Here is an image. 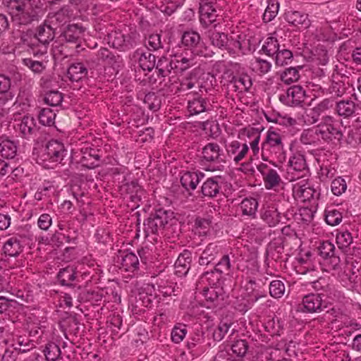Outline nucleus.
<instances>
[{"instance_id":"obj_48","label":"nucleus","mask_w":361,"mask_h":361,"mask_svg":"<svg viewBox=\"0 0 361 361\" xmlns=\"http://www.w3.org/2000/svg\"><path fill=\"white\" fill-rule=\"evenodd\" d=\"M258 207V202L255 198H245L240 203V208L244 215L254 216Z\"/></svg>"},{"instance_id":"obj_5","label":"nucleus","mask_w":361,"mask_h":361,"mask_svg":"<svg viewBox=\"0 0 361 361\" xmlns=\"http://www.w3.org/2000/svg\"><path fill=\"white\" fill-rule=\"evenodd\" d=\"M306 92L300 85L290 87L286 94L280 95V101L290 106H302L306 98Z\"/></svg>"},{"instance_id":"obj_8","label":"nucleus","mask_w":361,"mask_h":361,"mask_svg":"<svg viewBox=\"0 0 361 361\" xmlns=\"http://www.w3.org/2000/svg\"><path fill=\"white\" fill-rule=\"evenodd\" d=\"M66 154L67 150L61 142L51 140L46 145L43 156H46L44 160L49 159L53 162H61Z\"/></svg>"},{"instance_id":"obj_41","label":"nucleus","mask_w":361,"mask_h":361,"mask_svg":"<svg viewBox=\"0 0 361 361\" xmlns=\"http://www.w3.org/2000/svg\"><path fill=\"white\" fill-rule=\"evenodd\" d=\"M16 152L17 146L14 142L5 140L0 143V153L3 157L12 159L16 156Z\"/></svg>"},{"instance_id":"obj_45","label":"nucleus","mask_w":361,"mask_h":361,"mask_svg":"<svg viewBox=\"0 0 361 361\" xmlns=\"http://www.w3.org/2000/svg\"><path fill=\"white\" fill-rule=\"evenodd\" d=\"M288 165L296 171H303L307 169L305 156L300 153L294 154L289 159Z\"/></svg>"},{"instance_id":"obj_62","label":"nucleus","mask_w":361,"mask_h":361,"mask_svg":"<svg viewBox=\"0 0 361 361\" xmlns=\"http://www.w3.org/2000/svg\"><path fill=\"white\" fill-rule=\"evenodd\" d=\"M248 349L247 342L245 340H238L231 345L232 353L238 357H243Z\"/></svg>"},{"instance_id":"obj_2","label":"nucleus","mask_w":361,"mask_h":361,"mask_svg":"<svg viewBox=\"0 0 361 361\" xmlns=\"http://www.w3.org/2000/svg\"><path fill=\"white\" fill-rule=\"evenodd\" d=\"M283 151L284 146L281 135L276 132L273 127H271L267 131L265 140L262 144V159L276 166L274 160L283 159Z\"/></svg>"},{"instance_id":"obj_16","label":"nucleus","mask_w":361,"mask_h":361,"mask_svg":"<svg viewBox=\"0 0 361 361\" xmlns=\"http://www.w3.org/2000/svg\"><path fill=\"white\" fill-rule=\"evenodd\" d=\"M245 288L247 291H249L250 296L255 302L267 296L266 286L261 279H250L245 286Z\"/></svg>"},{"instance_id":"obj_53","label":"nucleus","mask_w":361,"mask_h":361,"mask_svg":"<svg viewBox=\"0 0 361 361\" xmlns=\"http://www.w3.org/2000/svg\"><path fill=\"white\" fill-rule=\"evenodd\" d=\"M302 68V66L290 67L286 68L281 75V79L286 84H290L297 81L300 78L298 69Z\"/></svg>"},{"instance_id":"obj_30","label":"nucleus","mask_w":361,"mask_h":361,"mask_svg":"<svg viewBox=\"0 0 361 361\" xmlns=\"http://www.w3.org/2000/svg\"><path fill=\"white\" fill-rule=\"evenodd\" d=\"M97 59L102 60L104 63L111 66H118L121 63V56L115 54L109 49L105 47L100 48L97 54Z\"/></svg>"},{"instance_id":"obj_9","label":"nucleus","mask_w":361,"mask_h":361,"mask_svg":"<svg viewBox=\"0 0 361 361\" xmlns=\"http://www.w3.org/2000/svg\"><path fill=\"white\" fill-rule=\"evenodd\" d=\"M134 33L124 34L118 30L112 31L108 35V43L116 49H128L133 45Z\"/></svg>"},{"instance_id":"obj_6","label":"nucleus","mask_w":361,"mask_h":361,"mask_svg":"<svg viewBox=\"0 0 361 361\" xmlns=\"http://www.w3.org/2000/svg\"><path fill=\"white\" fill-rule=\"evenodd\" d=\"M197 71L192 70L185 78H183L180 84L182 91H190V93L197 94L199 92H207L208 88L203 82L197 78Z\"/></svg>"},{"instance_id":"obj_27","label":"nucleus","mask_w":361,"mask_h":361,"mask_svg":"<svg viewBox=\"0 0 361 361\" xmlns=\"http://www.w3.org/2000/svg\"><path fill=\"white\" fill-rule=\"evenodd\" d=\"M219 253V248L216 243H209L203 250L199 258V264L206 266L212 263Z\"/></svg>"},{"instance_id":"obj_63","label":"nucleus","mask_w":361,"mask_h":361,"mask_svg":"<svg viewBox=\"0 0 361 361\" xmlns=\"http://www.w3.org/2000/svg\"><path fill=\"white\" fill-rule=\"evenodd\" d=\"M331 187L332 192L335 195L339 196L346 190L347 184L343 178L338 177L331 182Z\"/></svg>"},{"instance_id":"obj_19","label":"nucleus","mask_w":361,"mask_h":361,"mask_svg":"<svg viewBox=\"0 0 361 361\" xmlns=\"http://www.w3.org/2000/svg\"><path fill=\"white\" fill-rule=\"evenodd\" d=\"M248 150L249 147L246 143L241 145L237 140L231 142L226 149L228 157L235 163H238L244 159Z\"/></svg>"},{"instance_id":"obj_1","label":"nucleus","mask_w":361,"mask_h":361,"mask_svg":"<svg viewBox=\"0 0 361 361\" xmlns=\"http://www.w3.org/2000/svg\"><path fill=\"white\" fill-rule=\"evenodd\" d=\"M174 219V214L171 210L163 208L156 209L140 224L137 219V237L147 238L150 235H159L166 228L171 221Z\"/></svg>"},{"instance_id":"obj_29","label":"nucleus","mask_w":361,"mask_h":361,"mask_svg":"<svg viewBox=\"0 0 361 361\" xmlns=\"http://www.w3.org/2000/svg\"><path fill=\"white\" fill-rule=\"evenodd\" d=\"M207 100L202 96L194 94L192 99H189L188 102V109L190 114H199L207 111Z\"/></svg>"},{"instance_id":"obj_17","label":"nucleus","mask_w":361,"mask_h":361,"mask_svg":"<svg viewBox=\"0 0 361 361\" xmlns=\"http://www.w3.org/2000/svg\"><path fill=\"white\" fill-rule=\"evenodd\" d=\"M192 262V253L188 250H184L181 252L174 264L175 274L179 276H185L190 268Z\"/></svg>"},{"instance_id":"obj_46","label":"nucleus","mask_w":361,"mask_h":361,"mask_svg":"<svg viewBox=\"0 0 361 361\" xmlns=\"http://www.w3.org/2000/svg\"><path fill=\"white\" fill-rule=\"evenodd\" d=\"M231 323L228 324L227 322H221L217 328L213 331L212 337L214 340L216 341H220L224 338L226 334L229 333L230 335H232L234 332V329H231Z\"/></svg>"},{"instance_id":"obj_10","label":"nucleus","mask_w":361,"mask_h":361,"mask_svg":"<svg viewBox=\"0 0 361 361\" xmlns=\"http://www.w3.org/2000/svg\"><path fill=\"white\" fill-rule=\"evenodd\" d=\"M303 311L309 313L321 312L328 307L321 294H308L302 298Z\"/></svg>"},{"instance_id":"obj_33","label":"nucleus","mask_w":361,"mask_h":361,"mask_svg":"<svg viewBox=\"0 0 361 361\" xmlns=\"http://www.w3.org/2000/svg\"><path fill=\"white\" fill-rule=\"evenodd\" d=\"M173 66V60L163 56L156 62L154 68L158 71V76L164 78L168 76L172 70H175Z\"/></svg>"},{"instance_id":"obj_4","label":"nucleus","mask_w":361,"mask_h":361,"mask_svg":"<svg viewBox=\"0 0 361 361\" xmlns=\"http://www.w3.org/2000/svg\"><path fill=\"white\" fill-rule=\"evenodd\" d=\"M181 42L185 47L190 49L195 55L205 58L211 56L208 52L207 47H204V43L201 42V37L197 32H184L181 37Z\"/></svg>"},{"instance_id":"obj_58","label":"nucleus","mask_w":361,"mask_h":361,"mask_svg":"<svg viewBox=\"0 0 361 361\" xmlns=\"http://www.w3.org/2000/svg\"><path fill=\"white\" fill-rule=\"evenodd\" d=\"M285 292L284 283L280 280H274L269 284V293L275 298H281Z\"/></svg>"},{"instance_id":"obj_3","label":"nucleus","mask_w":361,"mask_h":361,"mask_svg":"<svg viewBox=\"0 0 361 361\" xmlns=\"http://www.w3.org/2000/svg\"><path fill=\"white\" fill-rule=\"evenodd\" d=\"M56 27H53L47 20L41 25L37 26L35 31V37L36 38L37 45L41 44L44 46L43 50L34 51V56H42L47 53V45L52 42L55 37Z\"/></svg>"},{"instance_id":"obj_57","label":"nucleus","mask_w":361,"mask_h":361,"mask_svg":"<svg viewBox=\"0 0 361 361\" xmlns=\"http://www.w3.org/2000/svg\"><path fill=\"white\" fill-rule=\"evenodd\" d=\"M23 64L27 66L35 73H42L46 68L42 61L34 60L31 58H25L23 59Z\"/></svg>"},{"instance_id":"obj_23","label":"nucleus","mask_w":361,"mask_h":361,"mask_svg":"<svg viewBox=\"0 0 361 361\" xmlns=\"http://www.w3.org/2000/svg\"><path fill=\"white\" fill-rule=\"evenodd\" d=\"M37 11L33 8L30 2H29L25 6V9H22V11L19 12L13 21L17 22L20 25H27L37 20Z\"/></svg>"},{"instance_id":"obj_54","label":"nucleus","mask_w":361,"mask_h":361,"mask_svg":"<svg viewBox=\"0 0 361 361\" xmlns=\"http://www.w3.org/2000/svg\"><path fill=\"white\" fill-rule=\"evenodd\" d=\"M44 102L51 106L60 105L63 101L62 93L58 90H51L47 92L44 97Z\"/></svg>"},{"instance_id":"obj_32","label":"nucleus","mask_w":361,"mask_h":361,"mask_svg":"<svg viewBox=\"0 0 361 361\" xmlns=\"http://www.w3.org/2000/svg\"><path fill=\"white\" fill-rule=\"evenodd\" d=\"M70 19L69 11L68 8L63 7L59 11L56 12L54 15L49 16L47 20L53 27H62L65 25Z\"/></svg>"},{"instance_id":"obj_18","label":"nucleus","mask_w":361,"mask_h":361,"mask_svg":"<svg viewBox=\"0 0 361 361\" xmlns=\"http://www.w3.org/2000/svg\"><path fill=\"white\" fill-rule=\"evenodd\" d=\"M208 37L211 44L219 49H226L229 54H233V49L228 47L229 37L227 34L215 30L208 31Z\"/></svg>"},{"instance_id":"obj_34","label":"nucleus","mask_w":361,"mask_h":361,"mask_svg":"<svg viewBox=\"0 0 361 361\" xmlns=\"http://www.w3.org/2000/svg\"><path fill=\"white\" fill-rule=\"evenodd\" d=\"M199 12L201 23L206 25L215 21L216 18L218 16L216 13V5H200Z\"/></svg>"},{"instance_id":"obj_25","label":"nucleus","mask_w":361,"mask_h":361,"mask_svg":"<svg viewBox=\"0 0 361 361\" xmlns=\"http://www.w3.org/2000/svg\"><path fill=\"white\" fill-rule=\"evenodd\" d=\"M68 77L73 82H78L87 77V68L81 62L73 63L68 68Z\"/></svg>"},{"instance_id":"obj_52","label":"nucleus","mask_w":361,"mask_h":361,"mask_svg":"<svg viewBox=\"0 0 361 361\" xmlns=\"http://www.w3.org/2000/svg\"><path fill=\"white\" fill-rule=\"evenodd\" d=\"M56 114L49 108L42 109L38 114L39 121L44 126H53Z\"/></svg>"},{"instance_id":"obj_7","label":"nucleus","mask_w":361,"mask_h":361,"mask_svg":"<svg viewBox=\"0 0 361 361\" xmlns=\"http://www.w3.org/2000/svg\"><path fill=\"white\" fill-rule=\"evenodd\" d=\"M315 134L326 142L339 143L343 139L342 130L334 123L319 124L315 129Z\"/></svg>"},{"instance_id":"obj_12","label":"nucleus","mask_w":361,"mask_h":361,"mask_svg":"<svg viewBox=\"0 0 361 361\" xmlns=\"http://www.w3.org/2000/svg\"><path fill=\"white\" fill-rule=\"evenodd\" d=\"M82 157L80 163L83 167L89 169H94L100 165V150L92 147H82L81 149Z\"/></svg>"},{"instance_id":"obj_13","label":"nucleus","mask_w":361,"mask_h":361,"mask_svg":"<svg viewBox=\"0 0 361 361\" xmlns=\"http://www.w3.org/2000/svg\"><path fill=\"white\" fill-rule=\"evenodd\" d=\"M202 158L207 162L226 163V159L217 143L209 142L202 149Z\"/></svg>"},{"instance_id":"obj_22","label":"nucleus","mask_w":361,"mask_h":361,"mask_svg":"<svg viewBox=\"0 0 361 361\" xmlns=\"http://www.w3.org/2000/svg\"><path fill=\"white\" fill-rule=\"evenodd\" d=\"M293 192L295 199L304 202L314 199L315 194L319 195L308 184L301 185L300 183H297L293 186Z\"/></svg>"},{"instance_id":"obj_35","label":"nucleus","mask_w":361,"mask_h":361,"mask_svg":"<svg viewBox=\"0 0 361 361\" xmlns=\"http://www.w3.org/2000/svg\"><path fill=\"white\" fill-rule=\"evenodd\" d=\"M59 282L62 286L71 288L75 287L72 282L75 279V271L72 267L61 269L57 274Z\"/></svg>"},{"instance_id":"obj_40","label":"nucleus","mask_w":361,"mask_h":361,"mask_svg":"<svg viewBox=\"0 0 361 361\" xmlns=\"http://www.w3.org/2000/svg\"><path fill=\"white\" fill-rule=\"evenodd\" d=\"M138 63L144 71L150 72L155 67L156 56L149 52L142 53L138 59Z\"/></svg>"},{"instance_id":"obj_39","label":"nucleus","mask_w":361,"mask_h":361,"mask_svg":"<svg viewBox=\"0 0 361 361\" xmlns=\"http://www.w3.org/2000/svg\"><path fill=\"white\" fill-rule=\"evenodd\" d=\"M144 44L146 48L151 51H155L163 49V42L161 41V35L159 33H152L146 36L144 39Z\"/></svg>"},{"instance_id":"obj_38","label":"nucleus","mask_w":361,"mask_h":361,"mask_svg":"<svg viewBox=\"0 0 361 361\" xmlns=\"http://www.w3.org/2000/svg\"><path fill=\"white\" fill-rule=\"evenodd\" d=\"M231 84H233L234 90L243 92L248 91L252 86V80L249 75H243L239 77L232 75L230 80Z\"/></svg>"},{"instance_id":"obj_14","label":"nucleus","mask_w":361,"mask_h":361,"mask_svg":"<svg viewBox=\"0 0 361 361\" xmlns=\"http://www.w3.org/2000/svg\"><path fill=\"white\" fill-rule=\"evenodd\" d=\"M85 32L84 27L78 24H68L61 32L59 38L70 43H77Z\"/></svg>"},{"instance_id":"obj_20","label":"nucleus","mask_w":361,"mask_h":361,"mask_svg":"<svg viewBox=\"0 0 361 361\" xmlns=\"http://www.w3.org/2000/svg\"><path fill=\"white\" fill-rule=\"evenodd\" d=\"M220 176H214L207 178L201 187V192L204 197H214L220 192L221 180Z\"/></svg>"},{"instance_id":"obj_64","label":"nucleus","mask_w":361,"mask_h":361,"mask_svg":"<svg viewBox=\"0 0 361 361\" xmlns=\"http://www.w3.org/2000/svg\"><path fill=\"white\" fill-rule=\"evenodd\" d=\"M16 343L19 345V348H16L15 350H18L19 353H26L35 347L34 343L23 336H18L16 339Z\"/></svg>"},{"instance_id":"obj_31","label":"nucleus","mask_w":361,"mask_h":361,"mask_svg":"<svg viewBox=\"0 0 361 361\" xmlns=\"http://www.w3.org/2000/svg\"><path fill=\"white\" fill-rule=\"evenodd\" d=\"M357 107V105L352 100H341L336 102V110L340 116L348 118L355 114Z\"/></svg>"},{"instance_id":"obj_47","label":"nucleus","mask_w":361,"mask_h":361,"mask_svg":"<svg viewBox=\"0 0 361 361\" xmlns=\"http://www.w3.org/2000/svg\"><path fill=\"white\" fill-rule=\"evenodd\" d=\"M262 219L267 222L269 226H275L281 221V214L276 209H268L264 210L262 213Z\"/></svg>"},{"instance_id":"obj_55","label":"nucleus","mask_w":361,"mask_h":361,"mask_svg":"<svg viewBox=\"0 0 361 361\" xmlns=\"http://www.w3.org/2000/svg\"><path fill=\"white\" fill-rule=\"evenodd\" d=\"M231 262L228 255H225L222 257L221 260L216 264L214 270L217 273L215 281H219L221 274L227 272L230 270Z\"/></svg>"},{"instance_id":"obj_21","label":"nucleus","mask_w":361,"mask_h":361,"mask_svg":"<svg viewBox=\"0 0 361 361\" xmlns=\"http://www.w3.org/2000/svg\"><path fill=\"white\" fill-rule=\"evenodd\" d=\"M118 259L121 260V268L126 271L135 272L139 269V259L137 255L131 252H123Z\"/></svg>"},{"instance_id":"obj_15","label":"nucleus","mask_w":361,"mask_h":361,"mask_svg":"<svg viewBox=\"0 0 361 361\" xmlns=\"http://www.w3.org/2000/svg\"><path fill=\"white\" fill-rule=\"evenodd\" d=\"M15 97L11 79L8 75L0 74V105L12 101Z\"/></svg>"},{"instance_id":"obj_43","label":"nucleus","mask_w":361,"mask_h":361,"mask_svg":"<svg viewBox=\"0 0 361 361\" xmlns=\"http://www.w3.org/2000/svg\"><path fill=\"white\" fill-rule=\"evenodd\" d=\"M44 354L47 361H56L60 359L61 348L54 342L46 344Z\"/></svg>"},{"instance_id":"obj_44","label":"nucleus","mask_w":361,"mask_h":361,"mask_svg":"<svg viewBox=\"0 0 361 361\" xmlns=\"http://www.w3.org/2000/svg\"><path fill=\"white\" fill-rule=\"evenodd\" d=\"M197 61L195 60L194 57H185L183 56H179L177 59L173 60V64L175 70H178V71L183 72L188 68L195 66Z\"/></svg>"},{"instance_id":"obj_36","label":"nucleus","mask_w":361,"mask_h":361,"mask_svg":"<svg viewBox=\"0 0 361 361\" xmlns=\"http://www.w3.org/2000/svg\"><path fill=\"white\" fill-rule=\"evenodd\" d=\"M18 126L22 136L25 138L30 137L36 130L35 119L29 116H23Z\"/></svg>"},{"instance_id":"obj_60","label":"nucleus","mask_w":361,"mask_h":361,"mask_svg":"<svg viewBox=\"0 0 361 361\" xmlns=\"http://www.w3.org/2000/svg\"><path fill=\"white\" fill-rule=\"evenodd\" d=\"M342 214L336 209L326 210L325 221L327 224L336 226L342 221Z\"/></svg>"},{"instance_id":"obj_11","label":"nucleus","mask_w":361,"mask_h":361,"mask_svg":"<svg viewBox=\"0 0 361 361\" xmlns=\"http://www.w3.org/2000/svg\"><path fill=\"white\" fill-rule=\"evenodd\" d=\"M203 291L206 302L208 303V308H221L224 306L226 296L222 288H204Z\"/></svg>"},{"instance_id":"obj_26","label":"nucleus","mask_w":361,"mask_h":361,"mask_svg":"<svg viewBox=\"0 0 361 361\" xmlns=\"http://www.w3.org/2000/svg\"><path fill=\"white\" fill-rule=\"evenodd\" d=\"M204 174L201 172L187 171L180 177V183L182 186L187 190H193L200 181V177H203Z\"/></svg>"},{"instance_id":"obj_61","label":"nucleus","mask_w":361,"mask_h":361,"mask_svg":"<svg viewBox=\"0 0 361 361\" xmlns=\"http://www.w3.org/2000/svg\"><path fill=\"white\" fill-rule=\"evenodd\" d=\"M338 252L335 249L334 251L328 254L326 257H322L331 269L336 270L340 267L341 259Z\"/></svg>"},{"instance_id":"obj_37","label":"nucleus","mask_w":361,"mask_h":361,"mask_svg":"<svg viewBox=\"0 0 361 361\" xmlns=\"http://www.w3.org/2000/svg\"><path fill=\"white\" fill-rule=\"evenodd\" d=\"M29 2L30 0H6L4 4L13 20Z\"/></svg>"},{"instance_id":"obj_42","label":"nucleus","mask_w":361,"mask_h":361,"mask_svg":"<svg viewBox=\"0 0 361 361\" xmlns=\"http://www.w3.org/2000/svg\"><path fill=\"white\" fill-rule=\"evenodd\" d=\"M265 188L268 190L272 189L279 185L281 178L278 172L274 169H269L266 175L263 177Z\"/></svg>"},{"instance_id":"obj_51","label":"nucleus","mask_w":361,"mask_h":361,"mask_svg":"<svg viewBox=\"0 0 361 361\" xmlns=\"http://www.w3.org/2000/svg\"><path fill=\"white\" fill-rule=\"evenodd\" d=\"M280 45L276 37H269L262 47V51L267 55L271 56L276 55L279 51Z\"/></svg>"},{"instance_id":"obj_28","label":"nucleus","mask_w":361,"mask_h":361,"mask_svg":"<svg viewBox=\"0 0 361 361\" xmlns=\"http://www.w3.org/2000/svg\"><path fill=\"white\" fill-rule=\"evenodd\" d=\"M3 249L6 255L15 257L23 252V247L19 238L11 237L4 243Z\"/></svg>"},{"instance_id":"obj_56","label":"nucleus","mask_w":361,"mask_h":361,"mask_svg":"<svg viewBox=\"0 0 361 361\" xmlns=\"http://www.w3.org/2000/svg\"><path fill=\"white\" fill-rule=\"evenodd\" d=\"M144 102L147 107L154 111H158L161 106V100L159 97L152 92H149L145 94Z\"/></svg>"},{"instance_id":"obj_24","label":"nucleus","mask_w":361,"mask_h":361,"mask_svg":"<svg viewBox=\"0 0 361 361\" xmlns=\"http://www.w3.org/2000/svg\"><path fill=\"white\" fill-rule=\"evenodd\" d=\"M285 18L289 23L294 26L307 28L310 25L307 14L300 11H288L285 14Z\"/></svg>"},{"instance_id":"obj_59","label":"nucleus","mask_w":361,"mask_h":361,"mask_svg":"<svg viewBox=\"0 0 361 361\" xmlns=\"http://www.w3.org/2000/svg\"><path fill=\"white\" fill-rule=\"evenodd\" d=\"M336 243L339 249H346L353 243L351 233L348 231L339 232L336 235Z\"/></svg>"},{"instance_id":"obj_49","label":"nucleus","mask_w":361,"mask_h":361,"mask_svg":"<svg viewBox=\"0 0 361 361\" xmlns=\"http://www.w3.org/2000/svg\"><path fill=\"white\" fill-rule=\"evenodd\" d=\"M293 60V53L288 49H279V51L275 55V63L278 66H284L290 64Z\"/></svg>"},{"instance_id":"obj_50","label":"nucleus","mask_w":361,"mask_h":361,"mask_svg":"<svg viewBox=\"0 0 361 361\" xmlns=\"http://www.w3.org/2000/svg\"><path fill=\"white\" fill-rule=\"evenodd\" d=\"M19 43L30 47L33 50V52L35 51V48L38 45L36 38L35 37V31L32 29H28L26 31L21 32Z\"/></svg>"}]
</instances>
